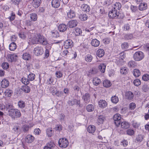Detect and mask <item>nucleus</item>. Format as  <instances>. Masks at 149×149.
I'll return each mask as SVG.
<instances>
[{"label":"nucleus","instance_id":"nucleus-23","mask_svg":"<svg viewBox=\"0 0 149 149\" xmlns=\"http://www.w3.org/2000/svg\"><path fill=\"white\" fill-rule=\"evenodd\" d=\"M22 58L24 60H29L30 59L31 56L29 52H26L23 54Z\"/></svg>","mask_w":149,"mask_h":149},{"label":"nucleus","instance_id":"nucleus-62","mask_svg":"<svg viewBox=\"0 0 149 149\" xmlns=\"http://www.w3.org/2000/svg\"><path fill=\"white\" fill-rule=\"evenodd\" d=\"M55 75L57 77L60 78L61 77L63 76V74L62 72L60 71H57L55 73Z\"/></svg>","mask_w":149,"mask_h":149},{"label":"nucleus","instance_id":"nucleus-16","mask_svg":"<svg viewBox=\"0 0 149 149\" xmlns=\"http://www.w3.org/2000/svg\"><path fill=\"white\" fill-rule=\"evenodd\" d=\"M91 44L95 47H98L100 45V42L97 39H92L91 41Z\"/></svg>","mask_w":149,"mask_h":149},{"label":"nucleus","instance_id":"nucleus-8","mask_svg":"<svg viewBox=\"0 0 149 149\" xmlns=\"http://www.w3.org/2000/svg\"><path fill=\"white\" fill-rule=\"evenodd\" d=\"M43 52V48L41 46H37L34 49V52L37 56L42 54Z\"/></svg>","mask_w":149,"mask_h":149},{"label":"nucleus","instance_id":"nucleus-37","mask_svg":"<svg viewBox=\"0 0 149 149\" xmlns=\"http://www.w3.org/2000/svg\"><path fill=\"white\" fill-rule=\"evenodd\" d=\"M87 111L89 112L93 111L94 109V106L92 104H89L87 105L86 107Z\"/></svg>","mask_w":149,"mask_h":149},{"label":"nucleus","instance_id":"nucleus-63","mask_svg":"<svg viewBox=\"0 0 149 149\" xmlns=\"http://www.w3.org/2000/svg\"><path fill=\"white\" fill-rule=\"evenodd\" d=\"M143 137L141 135H138L136 137V139L138 142H141L143 139Z\"/></svg>","mask_w":149,"mask_h":149},{"label":"nucleus","instance_id":"nucleus-28","mask_svg":"<svg viewBox=\"0 0 149 149\" xmlns=\"http://www.w3.org/2000/svg\"><path fill=\"white\" fill-rule=\"evenodd\" d=\"M67 27L66 25L64 24H61L59 25L58 27V29L61 32H64L67 29Z\"/></svg>","mask_w":149,"mask_h":149},{"label":"nucleus","instance_id":"nucleus-14","mask_svg":"<svg viewBox=\"0 0 149 149\" xmlns=\"http://www.w3.org/2000/svg\"><path fill=\"white\" fill-rule=\"evenodd\" d=\"M124 53H121L120 54V56L123 57H121V59H117L116 61V63L119 66L122 65L123 64V61L122 58L124 57Z\"/></svg>","mask_w":149,"mask_h":149},{"label":"nucleus","instance_id":"nucleus-33","mask_svg":"<svg viewBox=\"0 0 149 149\" xmlns=\"http://www.w3.org/2000/svg\"><path fill=\"white\" fill-rule=\"evenodd\" d=\"M90 97V95L88 93H86L83 96L82 99L85 102H87L89 101Z\"/></svg>","mask_w":149,"mask_h":149},{"label":"nucleus","instance_id":"nucleus-60","mask_svg":"<svg viewBox=\"0 0 149 149\" xmlns=\"http://www.w3.org/2000/svg\"><path fill=\"white\" fill-rule=\"evenodd\" d=\"M1 8L4 11H6L9 9V7L6 5H2L1 6Z\"/></svg>","mask_w":149,"mask_h":149},{"label":"nucleus","instance_id":"nucleus-42","mask_svg":"<svg viewBox=\"0 0 149 149\" xmlns=\"http://www.w3.org/2000/svg\"><path fill=\"white\" fill-rule=\"evenodd\" d=\"M121 125L122 128L124 129H127L129 128L130 126L129 123L126 122H122L121 123Z\"/></svg>","mask_w":149,"mask_h":149},{"label":"nucleus","instance_id":"nucleus-34","mask_svg":"<svg viewBox=\"0 0 149 149\" xmlns=\"http://www.w3.org/2000/svg\"><path fill=\"white\" fill-rule=\"evenodd\" d=\"M103 84V86L107 88L110 87L111 85L110 81L108 80H105L104 81Z\"/></svg>","mask_w":149,"mask_h":149},{"label":"nucleus","instance_id":"nucleus-19","mask_svg":"<svg viewBox=\"0 0 149 149\" xmlns=\"http://www.w3.org/2000/svg\"><path fill=\"white\" fill-rule=\"evenodd\" d=\"M55 146L53 142L50 141L47 143L46 146L44 147L43 149H52Z\"/></svg>","mask_w":149,"mask_h":149},{"label":"nucleus","instance_id":"nucleus-56","mask_svg":"<svg viewBox=\"0 0 149 149\" xmlns=\"http://www.w3.org/2000/svg\"><path fill=\"white\" fill-rule=\"evenodd\" d=\"M2 68L4 69H7L9 67L8 63L7 62H4L2 63L1 65Z\"/></svg>","mask_w":149,"mask_h":149},{"label":"nucleus","instance_id":"nucleus-36","mask_svg":"<svg viewBox=\"0 0 149 149\" xmlns=\"http://www.w3.org/2000/svg\"><path fill=\"white\" fill-rule=\"evenodd\" d=\"M111 101L114 104H116L119 101V98L116 95L112 96L111 97Z\"/></svg>","mask_w":149,"mask_h":149},{"label":"nucleus","instance_id":"nucleus-52","mask_svg":"<svg viewBox=\"0 0 149 149\" xmlns=\"http://www.w3.org/2000/svg\"><path fill=\"white\" fill-rule=\"evenodd\" d=\"M20 127L18 125H15L13 128V130L16 133H17L20 132Z\"/></svg>","mask_w":149,"mask_h":149},{"label":"nucleus","instance_id":"nucleus-21","mask_svg":"<svg viewBox=\"0 0 149 149\" xmlns=\"http://www.w3.org/2000/svg\"><path fill=\"white\" fill-rule=\"evenodd\" d=\"M17 57V56L15 54H9L8 56V60L9 61L12 62L14 61H15Z\"/></svg>","mask_w":149,"mask_h":149},{"label":"nucleus","instance_id":"nucleus-18","mask_svg":"<svg viewBox=\"0 0 149 149\" xmlns=\"http://www.w3.org/2000/svg\"><path fill=\"white\" fill-rule=\"evenodd\" d=\"M41 0H33L32 2V5L35 8H38L41 3Z\"/></svg>","mask_w":149,"mask_h":149},{"label":"nucleus","instance_id":"nucleus-30","mask_svg":"<svg viewBox=\"0 0 149 149\" xmlns=\"http://www.w3.org/2000/svg\"><path fill=\"white\" fill-rule=\"evenodd\" d=\"M106 65L104 63L100 64L98 66V68L100 71L102 73H104L105 70Z\"/></svg>","mask_w":149,"mask_h":149},{"label":"nucleus","instance_id":"nucleus-3","mask_svg":"<svg viewBox=\"0 0 149 149\" xmlns=\"http://www.w3.org/2000/svg\"><path fill=\"white\" fill-rule=\"evenodd\" d=\"M32 30L27 31L25 32H20L18 34L19 37L23 39H25L27 36L30 38L29 36L31 35V31Z\"/></svg>","mask_w":149,"mask_h":149},{"label":"nucleus","instance_id":"nucleus-45","mask_svg":"<svg viewBox=\"0 0 149 149\" xmlns=\"http://www.w3.org/2000/svg\"><path fill=\"white\" fill-rule=\"evenodd\" d=\"M13 93V91L9 89H7L5 92L6 96L8 97H10Z\"/></svg>","mask_w":149,"mask_h":149},{"label":"nucleus","instance_id":"nucleus-57","mask_svg":"<svg viewBox=\"0 0 149 149\" xmlns=\"http://www.w3.org/2000/svg\"><path fill=\"white\" fill-rule=\"evenodd\" d=\"M125 97L127 99H130V91H128L125 92Z\"/></svg>","mask_w":149,"mask_h":149},{"label":"nucleus","instance_id":"nucleus-2","mask_svg":"<svg viewBox=\"0 0 149 149\" xmlns=\"http://www.w3.org/2000/svg\"><path fill=\"white\" fill-rule=\"evenodd\" d=\"M58 143L59 146L63 148H66L69 144L68 140L65 138L60 139L59 140Z\"/></svg>","mask_w":149,"mask_h":149},{"label":"nucleus","instance_id":"nucleus-47","mask_svg":"<svg viewBox=\"0 0 149 149\" xmlns=\"http://www.w3.org/2000/svg\"><path fill=\"white\" fill-rule=\"evenodd\" d=\"M18 105L19 107L22 109L25 107V104L24 102L23 101H19L18 102Z\"/></svg>","mask_w":149,"mask_h":149},{"label":"nucleus","instance_id":"nucleus-55","mask_svg":"<svg viewBox=\"0 0 149 149\" xmlns=\"http://www.w3.org/2000/svg\"><path fill=\"white\" fill-rule=\"evenodd\" d=\"M69 52L68 49H66L65 50H64L62 53V55L63 57H67L68 55H69Z\"/></svg>","mask_w":149,"mask_h":149},{"label":"nucleus","instance_id":"nucleus-58","mask_svg":"<svg viewBox=\"0 0 149 149\" xmlns=\"http://www.w3.org/2000/svg\"><path fill=\"white\" fill-rule=\"evenodd\" d=\"M59 119L60 121L63 122L65 121V116L63 113H61L59 116Z\"/></svg>","mask_w":149,"mask_h":149},{"label":"nucleus","instance_id":"nucleus-50","mask_svg":"<svg viewBox=\"0 0 149 149\" xmlns=\"http://www.w3.org/2000/svg\"><path fill=\"white\" fill-rule=\"evenodd\" d=\"M110 39L109 37H106L102 40V42L105 44H108L110 42Z\"/></svg>","mask_w":149,"mask_h":149},{"label":"nucleus","instance_id":"nucleus-43","mask_svg":"<svg viewBox=\"0 0 149 149\" xmlns=\"http://www.w3.org/2000/svg\"><path fill=\"white\" fill-rule=\"evenodd\" d=\"M133 74L135 77H138L141 74L140 70L138 69H134L133 71Z\"/></svg>","mask_w":149,"mask_h":149},{"label":"nucleus","instance_id":"nucleus-9","mask_svg":"<svg viewBox=\"0 0 149 149\" xmlns=\"http://www.w3.org/2000/svg\"><path fill=\"white\" fill-rule=\"evenodd\" d=\"M67 16L68 18H72L75 16V13L74 10V8L72 7L67 11Z\"/></svg>","mask_w":149,"mask_h":149},{"label":"nucleus","instance_id":"nucleus-10","mask_svg":"<svg viewBox=\"0 0 149 149\" xmlns=\"http://www.w3.org/2000/svg\"><path fill=\"white\" fill-rule=\"evenodd\" d=\"M73 45V42L71 40H65L64 43V47L66 49L71 48Z\"/></svg>","mask_w":149,"mask_h":149},{"label":"nucleus","instance_id":"nucleus-44","mask_svg":"<svg viewBox=\"0 0 149 149\" xmlns=\"http://www.w3.org/2000/svg\"><path fill=\"white\" fill-rule=\"evenodd\" d=\"M79 18L81 20L84 21L87 19L88 16L86 14H81L79 16Z\"/></svg>","mask_w":149,"mask_h":149},{"label":"nucleus","instance_id":"nucleus-49","mask_svg":"<svg viewBox=\"0 0 149 149\" xmlns=\"http://www.w3.org/2000/svg\"><path fill=\"white\" fill-rule=\"evenodd\" d=\"M128 69L127 68L123 67L120 69V73L122 74H125L127 73Z\"/></svg>","mask_w":149,"mask_h":149},{"label":"nucleus","instance_id":"nucleus-61","mask_svg":"<svg viewBox=\"0 0 149 149\" xmlns=\"http://www.w3.org/2000/svg\"><path fill=\"white\" fill-rule=\"evenodd\" d=\"M52 36L53 37L56 38L58 37L59 34L58 32L55 31L52 32Z\"/></svg>","mask_w":149,"mask_h":149},{"label":"nucleus","instance_id":"nucleus-38","mask_svg":"<svg viewBox=\"0 0 149 149\" xmlns=\"http://www.w3.org/2000/svg\"><path fill=\"white\" fill-rule=\"evenodd\" d=\"M147 7V5L145 3H142L139 6V9L140 10H146Z\"/></svg>","mask_w":149,"mask_h":149},{"label":"nucleus","instance_id":"nucleus-31","mask_svg":"<svg viewBox=\"0 0 149 149\" xmlns=\"http://www.w3.org/2000/svg\"><path fill=\"white\" fill-rule=\"evenodd\" d=\"M82 10L85 12H89L90 11V7L88 5L86 4H83L81 6Z\"/></svg>","mask_w":149,"mask_h":149},{"label":"nucleus","instance_id":"nucleus-51","mask_svg":"<svg viewBox=\"0 0 149 149\" xmlns=\"http://www.w3.org/2000/svg\"><path fill=\"white\" fill-rule=\"evenodd\" d=\"M121 119V115L118 113L115 114L113 116V119L114 120H120Z\"/></svg>","mask_w":149,"mask_h":149},{"label":"nucleus","instance_id":"nucleus-27","mask_svg":"<svg viewBox=\"0 0 149 149\" xmlns=\"http://www.w3.org/2000/svg\"><path fill=\"white\" fill-rule=\"evenodd\" d=\"M92 82L94 85L97 86L100 83L101 80L98 77H95L93 78Z\"/></svg>","mask_w":149,"mask_h":149},{"label":"nucleus","instance_id":"nucleus-11","mask_svg":"<svg viewBox=\"0 0 149 149\" xmlns=\"http://www.w3.org/2000/svg\"><path fill=\"white\" fill-rule=\"evenodd\" d=\"M80 98L79 97H78L77 99H73L68 101V103L69 105L71 106L75 104L79 105L80 104Z\"/></svg>","mask_w":149,"mask_h":149},{"label":"nucleus","instance_id":"nucleus-35","mask_svg":"<svg viewBox=\"0 0 149 149\" xmlns=\"http://www.w3.org/2000/svg\"><path fill=\"white\" fill-rule=\"evenodd\" d=\"M30 18L32 21H35L37 20L38 16L37 14L35 13H33L30 15Z\"/></svg>","mask_w":149,"mask_h":149},{"label":"nucleus","instance_id":"nucleus-7","mask_svg":"<svg viewBox=\"0 0 149 149\" xmlns=\"http://www.w3.org/2000/svg\"><path fill=\"white\" fill-rule=\"evenodd\" d=\"M38 40V44H40L43 45H46L48 43L46 39L40 33H39Z\"/></svg>","mask_w":149,"mask_h":149},{"label":"nucleus","instance_id":"nucleus-53","mask_svg":"<svg viewBox=\"0 0 149 149\" xmlns=\"http://www.w3.org/2000/svg\"><path fill=\"white\" fill-rule=\"evenodd\" d=\"M15 17V13L13 12H12L10 13V16L8 18L10 21H12L14 20Z\"/></svg>","mask_w":149,"mask_h":149},{"label":"nucleus","instance_id":"nucleus-22","mask_svg":"<svg viewBox=\"0 0 149 149\" xmlns=\"http://www.w3.org/2000/svg\"><path fill=\"white\" fill-rule=\"evenodd\" d=\"M21 89L25 93H29L31 91V89L29 86L26 85H24L22 86Z\"/></svg>","mask_w":149,"mask_h":149},{"label":"nucleus","instance_id":"nucleus-39","mask_svg":"<svg viewBox=\"0 0 149 149\" xmlns=\"http://www.w3.org/2000/svg\"><path fill=\"white\" fill-rule=\"evenodd\" d=\"M36 77L35 74L31 72L27 75V78L29 81H32L34 80Z\"/></svg>","mask_w":149,"mask_h":149},{"label":"nucleus","instance_id":"nucleus-15","mask_svg":"<svg viewBox=\"0 0 149 149\" xmlns=\"http://www.w3.org/2000/svg\"><path fill=\"white\" fill-rule=\"evenodd\" d=\"M68 24L69 27L72 28L77 26V22L76 20H72L68 22Z\"/></svg>","mask_w":149,"mask_h":149},{"label":"nucleus","instance_id":"nucleus-41","mask_svg":"<svg viewBox=\"0 0 149 149\" xmlns=\"http://www.w3.org/2000/svg\"><path fill=\"white\" fill-rule=\"evenodd\" d=\"M93 59V56L90 54H88L85 57V60L87 62H90Z\"/></svg>","mask_w":149,"mask_h":149},{"label":"nucleus","instance_id":"nucleus-13","mask_svg":"<svg viewBox=\"0 0 149 149\" xmlns=\"http://www.w3.org/2000/svg\"><path fill=\"white\" fill-rule=\"evenodd\" d=\"M34 137L33 136L28 134L26 137L25 141L27 143H31L34 141Z\"/></svg>","mask_w":149,"mask_h":149},{"label":"nucleus","instance_id":"nucleus-20","mask_svg":"<svg viewBox=\"0 0 149 149\" xmlns=\"http://www.w3.org/2000/svg\"><path fill=\"white\" fill-rule=\"evenodd\" d=\"M105 52L104 49H98L96 52V55L99 57L101 58L104 55Z\"/></svg>","mask_w":149,"mask_h":149},{"label":"nucleus","instance_id":"nucleus-29","mask_svg":"<svg viewBox=\"0 0 149 149\" xmlns=\"http://www.w3.org/2000/svg\"><path fill=\"white\" fill-rule=\"evenodd\" d=\"M95 130V127L94 125H90L87 128V131L90 133H94Z\"/></svg>","mask_w":149,"mask_h":149},{"label":"nucleus","instance_id":"nucleus-46","mask_svg":"<svg viewBox=\"0 0 149 149\" xmlns=\"http://www.w3.org/2000/svg\"><path fill=\"white\" fill-rule=\"evenodd\" d=\"M22 82L25 84L24 85H26L28 84L29 83V80L28 79L23 77L22 78L21 80Z\"/></svg>","mask_w":149,"mask_h":149},{"label":"nucleus","instance_id":"nucleus-48","mask_svg":"<svg viewBox=\"0 0 149 149\" xmlns=\"http://www.w3.org/2000/svg\"><path fill=\"white\" fill-rule=\"evenodd\" d=\"M47 135L49 137H51L53 134V131L52 128H48L46 130Z\"/></svg>","mask_w":149,"mask_h":149},{"label":"nucleus","instance_id":"nucleus-40","mask_svg":"<svg viewBox=\"0 0 149 149\" xmlns=\"http://www.w3.org/2000/svg\"><path fill=\"white\" fill-rule=\"evenodd\" d=\"M9 47L10 50L14 51L16 48L17 45L15 43L12 42L10 44Z\"/></svg>","mask_w":149,"mask_h":149},{"label":"nucleus","instance_id":"nucleus-4","mask_svg":"<svg viewBox=\"0 0 149 149\" xmlns=\"http://www.w3.org/2000/svg\"><path fill=\"white\" fill-rule=\"evenodd\" d=\"M39 35L38 33L34 34L31 33V35L29 36V39H31V42L33 44H38Z\"/></svg>","mask_w":149,"mask_h":149},{"label":"nucleus","instance_id":"nucleus-59","mask_svg":"<svg viewBox=\"0 0 149 149\" xmlns=\"http://www.w3.org/2000/svg\"><path fill=\"white\" fill-rule=\"evenodd\" d=\"M142 79L145 81H147L149 80V75L147 74H144L142 77Z\"/></svg>","mask_w":149,"mask_h":149},{"label":"nucleus","instance_id":"nucleus-54","mask_svg":"<svg viewBox=\"0 0 149 149\" xmlns=\"http://www.w3.org/2000/svg\"><path fill=\"white\" fill-rule=\"evenodd\" d=\"M133 83L134 85L137 86L141 84V81L140 79H136L134 81Z\"/></svg>","mask_w":149,"mask_h":149},{"label":"nucleus","instance_id":"nucleus-24","mask_svg":"<svg viewBox=\"0 0 149 149\" xmlns=\"http://www.w3.org/2000/svg\"><path fill=\"white\" fill-rule=\"evenodd\" d=\"M121 7V5L119 2H116L113 6L112 9L117 11L120 10Z\"/></svg>","mask_w":149,"mask_h":149},{"label":"nucleus","instance_id":"nucleus-25","mask_svg":"<svg viewBox=\"0 0 149 149\" xmlns=\"http://www.w3.org/2000/svg\"><path fill=\"white\" fill-rule=\"evenodd\" d=\"M105 119V117L103 115H101L98 116L97 119V123L99 125L102 124Z\"/></svg>","mask_w":149,"mask_h":149},{"label":"nucleus","instance_id":"nucleus-12","mask_svg":"<svg viewBox=\"0 0 149 149\" xmlns=\"http://www.w3.org/2000/svg\"><path fill=\"white\" fill-rule=\"evenodd\" d=\"M60 5V0H52L51 1V5L54 8H58Z\"/></svg>","mask_w":149,"mask_h":149},{"label":"nucleus","instance_id":"nucleus-32","mask_svg":"<svg viewBox=\"0 0 149 149\" xmlns=\"http://www.w3.org/2000/svg\"><path fill=\"white\" fill-rule=\"evenodd\" d=\"M74 32L75 36H79L81 34L82 31L81 29L77 27L75 29Z\"/></svg>","mask_w":149,"mask_h":149},{"label":"nucleus","instance_id":"nucleus-5","mask_svg":"<svg viewBox=\"0 0 149 149\" xmlns=\"http://www.w3.org/2000/svg\"><path fill=\"white\" fill-rule=\"evenodd\" d=\"M144 57L143 53L141 51L135 52L134 54L133 58L136 61H139L141 60Z\"/></svg>","mask_w":149,"mask_h":149},{"label":"nucleus","instance_id":"nucleus-64","mask_svg":"<svg viewBox=\"0 0 149 149\" xmlns=\"http://www.w3.org/2000/svg\"><path fill=\"white\" fill-rule=\"evenodd\" d=\"M41 131L39 128H36L34 130V133L36 135H39L41 133Z\"/></svg>","mask_w":149,"mask_h":149},{"label":"nucleus","instance_id":"nucleus-1","mask_svg":"<svg viewBox=\"0 0 149 149\" xmlns=\"http://www.w3.org/2000/svg\"><path fill=\"white\" fill-rule=\"evenodd\" d=\"M8 114L12 118L20 117L21 116L20 111L17 109H11L9 110Z\"/></svg>","mask_w":149,"mask_h":149},{"label":"nucleus","instance_id":"nucleus-17","mask_svg":"<svg viewBox=\"0 0 149 149\" xmlns=\"http://www.w3.org/2000/svg\"><path fill=\"white\" fill-rule=\"evenodd\" d=\"M98 105L100 108H104L107 105V102L104 100H100L98 102Z\"/></svg>","mask_w":149,"mask_h":149},{"label":"nucleus","instance_id":"nucleus-6","mask_svg":"<svg viewBox=\"0 0 149 149\" xmlns=\"http://www.w3.org/2000/svg\"><path fill=\"white\" fill-rule=\"evenodd\" d=\"M109 17L110 18H120V17L119 16V12L118 13V11H116L113 9L110 11L109 13Z\"/></svg>","mask_w":149,"mask_h":149},{"label":"nucleus","instance_id":"nucleus-26","mask_svg":"<svg viewBox=\"0 0 149 149\" xmlns=\"http://www.w3.org/2000/svg\"><path fill=\"white\" fill-rule=\"evenodd\" d=\"M9 84V81L6 79H3L1 82V85L3 88H5L7 87Z\"/></svg>","mask_w":149,"mask_h":149}]
</instances>
